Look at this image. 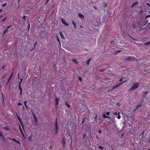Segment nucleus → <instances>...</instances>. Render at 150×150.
Returning <instances> with one entry per match:
<instances>
[{
    "instance_id": "nucleus-63",
    "label": "nucleus",
    "mask_w": 150,
    "mask_h": 150,
    "mask_svg": "<svg viewBox=\"0 0 150 150\" xmlns=\"http://www.w3.org/2000/svg\"><path fill=\"white\" fill-rule=\"evenodd\" d=\"M146 4L149 6H150L149 4L148 3H146Z\"/></svg>"
},
{
    "instance_id": "nucleus-2",
    "label": "nucleus",
    "mask_w": 150,
    "mask_h": 150,
    "mask_svg": "<svg viewBox=\"0 0 150 150\" xmlns=\"http://www.w3.org/2000/svg\"><path fill=\"white\" fill-rule=\"evenodd\" d=\"M98 117L97 115L95 116L94 121L96 124H100V121L101 120V118L100 117H99V118H98Z\"/></svg>"
},
{
    "instance_id": "nucleus-52",
    "label": "nucleus",
    "mask_w": 150,
    "mask_h": 150,
    "mask_svg": "<svg viewBox=\"0 0 150 150\" xmlns=\"http://www.w3.org/2000/svg\"><path fill=\"white\" fill-rule=\"evenodd\" d=\"M57 40L60 43V40L59 38L58 37H57Z\"/></svg>"
},
{
    "instance_id": "nucleus-26",
    "label": "nucleus",
    "mask_w": 150,
    "mask_h": 150,
    "mask_svg": "<svg viewBox=\"0 0 150 150\" xmlns=\"http://www.w3.org/2000/svg\"><path fill=\"white\" fill-rule=\"evenodd\" d=\"M21 134L23 137V138H25V136L23 132V131L22 130H21Z\"/></svg>"
},
{
    "instance_id": "nucleus-54",
    "label": "nucleus",
    "mask_w": 150,
    "mask_h": 150,
    "mask_svg": "<svg viewBox=\"0 0 150 150\" xmlns=\"http://www.w3.org/2000/svg\"><path fill=\"white\" fill-rule=\"evenodd\" d=\"M1 137L2 138V139L4 141L5 140V138H4V136H3V137Z\"/></svg>"
},
{
    "instance_id": "nucleus-58",
    "label": "nucleus",
    "mask_w": 150,
    "mask_h": 150,
    "mask_svg": "<svg viewBox=\"0 0 150 150\" xmlns=\"http://www.w3.org/2000/svg\"><path fill=\"white\" fill-rule=\"evenodd\" d=\"M149 17H150V15L147 16H146V18H147Z\"/></svg>"
},
{
    "instance_id": "nucleus-18",
    "label": "nucleus",
    "mask_w": 150,
    "mask_h": 150,
    "mask_svg": "<svg viewBox=\"0 0 150 150\" xmlns=\"http://www.w3.org/2000/svg\"><path fill=\"white\" fill-rule=\"evenodd\" d=\"M58 129L55 128L54 130V133L55 135H57L58 132Z\"/></svg>"
},
{
    "instance_id": "nucleus-29",
    "label": "nucleus",
    "mask_w": 150,
    "mask_h": 150,
    "mask_svg": "<svg viewBox=\"0 0 150 150\" xmlns=\"http://www.w3.org/2000/svg\"><path fill=\"white\" fill-rule=\"evenodd\" d=\"M121 116L120 115V112H119L118 114V117L117 118L118 119H119L121 118Z\"/></svg>"
},
{
    "instance_id": "nucleus-45",
    "label": "nucleus",
    "mask_w": 150,
    "mask_h": 150,
    "mask_svg": "<svg viewBox=\"0 0 150 150\" xmlns=\"http://www.w3.org/2000/svg\"><path fill=\"white\" fill-rule=\"evenodd\" d=\"M110 112H106V114L107 115H110Z\"/></svg>"
},
{
    "instance_id": "nucleus-53",
    "label": "nucleus",
    "mask_w": 150,
    "mask_h": 150,
    "mask_svg": "<svg viewBox=\"0 0 150 150\" xmlns=\"http://www.w3.org/2000/svg\"><path fill=\"white\" fill-rule=\"evenodd\" d=\"M11 26L10 25V26H8L7 28H6L8 30V29H9V28H11Z\"/></svg>"
},
{
    "instance_id": "nucleus-32",
    "label": "nucleus",
    "mask_w": 150,
    "mask_h": 150,
    "mask_svg": "<svg viewBox=\"0 0 150 150\" xmlns=\"http://www.w3.org/2000/svg\"><path fill=\"white\" fill-rule=\"evenodd\" d=\"M117 85L116 86H113L112 88V90H114L115 88H117Z\"/></svg>"
},
{
    "instance_id": "nucleus-4",
    "label": "nucleus",
    "mask_w": 150,
    "mask_h": 150,
    "mask_svg": "<svg viewBox=\"0 0 150 150\" xmlns=\"http://www.w3.org/2000/svg\"><path fill=\"white\" fill-rule=\"evenodd\" d=\"M8 139L14 142H15L16 143H17L19 144H21L20 142L18 141H17L16 139L14 138H8Z\"/></svg>"
},
{
    "instance_id": "nucleus-13",
    "label": "nucleus",
    "mask_w": 150,
    "mask_h": 150,
    "mask_svg": "<svg viewBox=\"0 0 150 150\" xmlns=\"http://www.w3.org/2000/svg\"><path fill=\"white\" fill-rule=\"evenodd\" d=\"M62 143L63 144V146L64 147L65 144V139L64 138V137H63L62 139Z\"/></svg>"
},
{
    "instance_id": "nucleus-36",
    "label": "nucleus",
    "mask_w": 150,
    "mask_h": 150,
    "mask_svg": "<svg viewBox=\"0 0 150 150\" xmlns=\"http://www.w3.org/2000/svg\"><path fill=\"white\" fill-rule=\"evenodd\" d=\"M98 148L99 149H104L103 147L101 146H98Z\"/></svg>"
},
{
    "instance_id": "nucleus-39",
    "label": "nucleus",
    "mask_w": 150,
    "mask_h": 150,
    "mask_svg": "<svg viewBox=\"0 0 150 150\" xmlns=\"http://www.w3.org/2000/svg\"><path fill=\"white\" fill-rule=\"evenodd\" d=\"M6 4H7L6 3H4L2 5V7H5L6 6Z\"/></svg>"
},
{
    "instance_id": "nucleus-46",
    "label": "nucleus",
    "mask_w": 150,
    "mask_h": 150,
    "mask_svg": "<svg viewBox=\"0 0 150 150\" xmlns=\"http://www.w3.org/2000/svg\"><path fill=\"white\" fill-rule=\"evenodd\" d=\"M0 137H3V135L2 134L1 132L0 131Z\"/></svg>"
},
{
    "instance_id": "nucleus-19",
    "label": "nucleus",
    "mask_w": 150,
    "mask_h": 150,
    "mask_svg": "<svg viewBox=\"0 0 150 150\" xmlns=\"http://www.w3.org/2000/svg\"><path fill=\"white\" fill-rule=\"evenodd\" d=\"M92 59H91L90 58H89L87 60V65H89V63L90 62V61Z\"/></svg>"
},
{
    "instance_id": "nucleus-27",
    "label": "nucleus",
    "mask_w": 150,
    "mask_h": 150,
    "mask_svg": "<svg viewBox=\"0 0 150 150\" xmlns=\"http://www.w3.org/2000/svg\"><path fill=\"white\" fill-rule=\"evenodd\" d=\"M33 115L34 117V120H35V121H36V122H37V118H36V117H35V114H33Z\"/></svg>"
},
{
    "instance_id": "nucleus-28",
    "label": "nucleus",
    "mask_w": 150,
    "mask_h": 150,
    "mask_svg": "<svg viewBox=\"0 0 150 150\" xmlns=\"http://www.w3.org/2000/svg\"><path fill=\"white\" fill-rule=\"evenodd\" d=\"M76 64H78V62L75 59H73L72 60Z\"/></svg>"
},
{
    "instance_id": "nucleus-43",
    "label": "nucleus",
    "mask_w": 150,
    "mask_h": 150,
    "mask_svg": "<svg viewBox=\"0 0 150 150\" xmlns=\"http://www.w3.org/2000/svg\"><path fill=\"white\" fill-rule=\"evenodd\" d=\"M121 52V50H117V51H116V52L117 54V53H119L120 52Z\"/></svg>"
},
{
    "instance_id": "nucleus-7",
    "label": "nucleus",
    "mask_w": 150,
    "mask_h": 150,
    "mask_svg": "<svg viewBox=\"0 0 150 150\" xmlns=\"http://www.w3.org/2000/svg\"><path fill=\"white\" fill-rule=\"evenodd\" d=\"M19 122H20L21 126H22V128H23V130L24 131V124L22 122V120L21 119L20 120H18Z\"/></svg>"
},
{
    "instance_id": "nucleus-64",
    "label": "nucleus",
    "mask_w": 150,
    "mask_h": 150,
    "mask_svg": "<svg viewBox=\"0 0 150 150\" xmlns=\"http://www.w3.org/2000/svg\"><path fill=\"white\" fill-rule=\"evenodd\" d=\"M3 10L2 9H0V12H1Z\"/></svg>"
},
{
    "instance_id": "nucleus-47",
    "label": "nucleus",
    "mask_w": 150,
    "mask_h": 150,
    "mask_svg": "<svg viewBox=\"0 0 150 150\" xmlns=\"http://www.w3.org/2000/svg\"><path fill=\"white\" fill-rule=\"evenodd\" d=\"M123 79H124V78H121V79H120L119 81H120V82H121V81H123Z\"/></svg>"
},
{
    "instance_id": "nucleus-21",
    "label": "nucleus",
    "mask_w": 150,
    "mask_h": 150,
    "mask_svg": "<svg viewBox=\"0 0 150 150\" xmlns=\"http://www.w3.org/2000/svg\"><path fill=\"white\" fill-rule=\"evenodd\" d=\"M103 117L104 118H109V119H110V117L106 116L105 115V113H104L103 114Z\"/></svg>"
},
{
    "instance_id": "nucleus-24",
    "label": "nucleus",
    "mask_w": 150,
    "mask_h": 150,
    "mask_svg": "<svg viewBox=\"0 0 150 150\" xmlns=\"http://www.w3.org/2000/svg\"><path fill=\"white\" fill-rule=\"evenodd\" d=\"M21 101H21V100H20L19 101L18 103V106L22 105V103H20V102Z\"/></svg>"
},
{
    "instance_id": "nucleus-34",
    "label": "nucleus",
    "mask_w": 150,
    "mask_h": 150,
    "mask_svg": "<svg viewBox=\"0 0 150 150\" xmlns=\"http://www.w3.org/2000/svg\"><path fill=\"white\" fill-rule=\"evenodd\" d=\"M8 31V30L6 28L4 31V34L6 33H7Z\"/></svg>"
},
{
    "instance_id": "nucleus-1",
    "label": "nucleus",
    "mask_w": 150,
    "mask_h": 150,
    "mask_svg": "<svg viewBox=\"0 0 150 150\" xmlns=\"http://www.w3.org/2000/svg\"><path fill=\"white\" fill-rule=\"evenodd\" d=\"M139 84V83L136 82L133 84L132 86L130 89H129V91H132L137 88Z\"/></svg>"
},
{
    "instance_id": "nucleus-22",
    "label": "nucleus",
    "mask_w": 150,
    "mask_h": 150,
    "mask_svg": "<svg viewBox=\"0 0 150 150\" xmlns=\"http://www.w3.org/2000/svg\"><path fill=\"white\" fill-rule=\"evenodd\" d=\"M27 101H25L24 103V104L26 109L28 108V107L27 105H26V103H27Z\"/></svg>"
},
{
    "instance_id": "nucleus-44",
    "label": "nucleus",
    "mask_w": 150,
    "mask_h": 150,
    "mask_svg": "<svg viewBox=\"0 0 150 150\" xmlns=\"http://www.w3.org/2000/svg\"><path fill=\"white\" fill-rule=\"evenodd\" d=\"M37 43V41H36L35 42L34 44V47H35V45H36V44Z\"/></svg>"
},
{
    "instance_id": "nucleus-20",
    "label": "nucleus",
    "mask_w": 150,
    "mask_h": 150,
    "mask_svg": "<svg viewBox=\"0 0 150 150\" xmlns=\"http://www.w3.org/2000/svg\"><path fill=\"white\" fill-rule=\"evenodd\" d=\"M65 105L68 107L70 108V105L68 104V102L67 101L65 102Z\"/></svg>"
},
{
    "instance_id": "nucleus-51",
    "label": "nucleus",
    "mask_w": 150,
    "mask_h": 150,
    "mask_svg": "<svg viewBox=\"0 0 150 150\" xmlns=\"http://www.w3.org/2000/svg\"><path fill=\"white\" fill-rule=\"evenodd\" d=\"M23 18L25 20V16L24 15L22 18Z\"/></svg>"
},
{
    "instance_id": "nucleus-30",
    "label": "nucleus",
    "mask_w": 150,
    "mask_h": 150,
    "mask_svg": "<svg viewBox=\"0 0 150 150\" xmlns=\"http://www.w3.org/2000/svg\"><path fill=\"white\" fill-rule=\"evenodd\" d=\"M150 44V42H146L144 43V45H147L149 44Z\"/></svg>"
},
{
    "instance_id": "nucleus-59",
    "label": "nucleus",
    "mask_w": 150,
    "mask_h": 150,
    "mask_svg": "<svg viewBox=\"0 0 150 150\" xmlns=\"http://www.w3.org/2000/svg\"><path fill=\"white\" fill-rule=\"evenodd\" d=\"M140 23H140V22H139V21L138 22H137V24L138 25H140Z\"/></svg>"
},
{
    "instance_id": "nucleus-16",
    "label": "nucleus",
    "mask_w": 150,
    "mask_h": 150,
    "mask_svg": "<svg viewBox=\"0 0 150 150\" xmlns=\"http://www.w3.org/2000/svg\"><path fill=\"white\" fill-rule=\"evenodd\" d=\"M18 89L20 91V92H22V88L21 87V85H20V83H18Z\"/></svg>"
},
{
    "instance_id": "nucleus-15",
    "label": "nucleus",
    "mask_w": 150,
    "mask_h": 150,
    "mask_svg": "<svg viewBox=\"0 0 150 150\" xmlns=\"http://www.w3.org/2000/svg\"><path fill=\"white\" fill-rule=\"evenodd\" d=\"M72 23L74 26V28H76V23L73 21H72Z\"/></svg>"
},
{
    "instance_id": "nucleus-60",
    "label": "nucleus",
    "mask_w": 150,
    "mask_h": 150,
    "mask_svg": "<svg viewBox=\"0 0 150 150\" xmlns=\"http://www.w3.org/2000/svg\"><path fill=\"white\" fill-rule=\"evenodd\" d=\"M117 112H115V113H113V114L115 115H117Z\"/></svg>"
},
{
    "instance_id": "nucleus-14",
    "label": "nucleus",
    "mask_w": 150,
    "mask_h": 150,
    "mask_svg": "<svg viewBox=\"0 0 150 150\" xmlns=\"http://www.w3.org/2000/svg\"><path fill=\"white\" fill-rule=\"evenodd\" d=\"M127 81L126 80L124 81L123 82H120L119 83L117 84L116 85L117 87H119L122 85V84L124 82H125Z\"/></svg>"
},
{
    "instance_id": "nucleus-48",
    "label": "nucleus",
    "mask_w": 150,
    "mask_h": 150,
    "mask_svg": "<svg viewBox=\"0 0 150 150\" xmlns=\"http://www.w3.org/2000/svg\"><path fill=\"white\" fill-rule=\"evenodd\" d=\"M79 79L80 81H81L82 80V78L81 77H79Z\"/></svg>"
},
{
    "instance_id": "nucleus-31",
    "label": "nucleus",
    "mask_w": 150,
    "mask_h": 150,
    "mask_svg": "<svg viewBox=\"0 0 150 150\" xmlns=\"http://www.w3.org/2000/svg\"><path fill=\"white\" fill-rule=\"evenodd\" d=\"M16 114L18 120H20L21 119V118L19 117L17 113H16Z\"/></svg>"
},
{
    "instance_id": "nucleus-55",
    "label": "nucleus",
    "mask_w": 150,
    "mask_h": 150,
    "mask_svg": "<svg viewBox=\"0 0 150 150\" xmlns=\"http://www.w3.org/2000/svg\"><path fill=\"white\" fill-rule=\"evenodd\" d=\"M93 7L96 10H97V7H96V6H93Z\"/></svg>"
},
{
    "instance_id": "nucleus-37",
    "label": "nucleus",
    "mask_w": 150,
    "mask_h": 150,
    "mask_svg": "<svg viewBox=\"0 0 150 150\" xmlns=\"http://www.w3.org/2000/svg\"><path fill=\"white\" fill-rule=\"evenodd\" d=\"M137 4V2H135L134 4H132V6H132V7H133L136 4Z\"/></svg>"
},
{
    "instance_id": "nucleus-61",
    "label": "nucleus",
    "mask_w": 150,
    "mask_h": 150,
    "mask_svg": "<svg viewBox=\"0 0 150 150\" xmlns=\"http://www.w3.org/2000/svg\"><path fill=\"white\" fill-rule=\"evenodd\" d=\"M50 0H47V1L45 4H46Z\"/></svg>"
},
{
    "instance_id": "nucleus-23",
    "label": "nucleus",
    "mask_w": 150,
    "mask_h": 150,
    "mask_svg": "<svg viewBox=\"0 0 150 150\" xmlns=\"http://www.w3.org/2000/svg\"><path fill=\"white\" fill-rule=\"evenodd\" d=\"M13 73H11V75H10V76L9 78L8 79V81H9L11 79L12 77L13 76Z\"/></svg>"
},
{
    "instance_id": "nucleus-8",
    "label": "nucleus",
    "mask_w": 150,
    "mask_h": 150,
    "mask_svg": "<svg viewBox=\"0 0 150 150\" xmlns=\"http://www.w3.org/2000/svg\"><path fill=\"white\" fill-rule=\"evenodd\" d=\"M78 16L80 18H81V19L82 20H83L84 19V16L82 14H81V13H79Z\"/></svg>"
},
{
    "instance_id": "nucleus-42",
    "label": "nucleus",
    "mask_w": 150,
    "mask_h": 150,
    "mask_svg": "<svg viewBox=\"0 0 150 150\" xmlns=\"http://www.w3.org/2000/svg\"><path fill=\"white\" fill-rule=\"evenodd\" d=\"M105 69H100V72H103V71H105Z\"/></svg>"
},
{
    "instance_id": "nucleus-49",
    "label": "nucleus",
    "mask_w": 150,
    "mask_h": 150,
    "mask_svg": "<svg viewBox=\"0 0 150 150\" xmlns=\"http://www.w3.org/2000/svg\"><path fill=\"white\" fill-rule=\"evenodd\" d=\"M23 79H20L21 80V81L20 82H19V83H20V85H21V82L22 81V80H23Z\"/></svg>"
},
{
    "instance_id": "nucleus-9",
    "label": "nucleus",
    "mask_w": 150,
    "mask_h": 150,
    "mask_svg": "<svg viewBox=\"0 0 150 150\" xmlns=\"http://www.w3.org/2000/svg\"><path fill=\"white\" fill-rule=\"evenodd\" d=\"M59 34H60V36L62 39H65V37H64L61 31H60L59 32Z\"/></svg>"
},
{
    "instance_id": "nucleus-5",
    "label": "nucleus",
    "mask_w": 150,
    "mask_h": 150,
    "mask_svg": "<svg viewBox=\"0 0 150 150\" xmlns=\"http://www.w3.org/2000/svg\"><path fill=\"white\" fill-rule=\"evenodd\" d=\"M61 21L62 24L66 25L67 26H69V24L65 22V21L63 19H62Z\"/></svg>"
},
{
    "instance_id": "nucleus-17",
    "label": "nucleus",
    "mask_w": 150,
    "mask_h": 150,
    "mask_svg": "<svg viewBox=\"0 0 150 150\" xmlns=\"http://www.w3.org/2000/svg\"><path fill=\"white\" fill-rule=\"evenodd\" d=\"M3 128L6 130L8 131L10 130V129L7 126H5L3 127Z\"/></svg>"
},
{
    "instance_id": "nucleus-40",
    "label": "nucleus",
    "mask_w": 150,
    "mask_h": 150,
    "mask_svg": "<svg viewBox=\"0 0 150 150\" xmlns=\"http://www.w3.org/2000/svg\"><path fill=\"white\" fill-rule=\"evenodd\" d=\"M6 17L5 18H4L3 19H2L1 20V21L3 22V21H5L6 20Z\"/></svg>"
},
{
    "instance_id": "nucleus-3",
    "label": "nucleus",
    "mask_w": 150,
    "mask_h": 150,
    "mask_svg": "<svg viewBox=\"0 0 150 150\" xmlns=\"http://www.w3.org/2000/svg\"><path fill=\"white\" fill-rule=\"evenodd\" d=\"M135 58L134 57L129 56L125 58V59L126 60L133 61L135 60Z\"/></svg>"
},
{
    "instance_id": "nucleus-6",
    "label": "nucleus",
    "mask_w": 150,
    "mask_h": 150,
    "mask_svg": "<svg viewBox=\"0 0 150 150\" xmlns=\"http://www.w3.org/2000/svg\"><path fill=\"white\" fill-rule=\"evenodd\" d=\"M59 100L58 98H55V105L56 106L58 105H59Z\"/></svg>"
},
{
    "instance_id": "nucleus-25",
    "label": "nucleus",
    "mask_w": 150,
    "mask_h": 150,
    "mask_svg": "<svg viewBox=\"0 0 150 150\" xmlns=\"http://www.w3.org/2000/svg\"><path fill=\"white\" fill-rule=\"evenodd\" d=\"M142 106V104H138L137 106V108H138L139 107H141Z\"/></svg>"
},
{
    "instance_id": "nucleus-10",
    "label": "nucleus",
    "mask_w": 150,
    "mask_h": 150,
    "mask_svg": "<svg viewBox=\"0 0 150 150\" xmlns=\"http://www.w3.org/2000/svg\"><path fill=\"white\" fill-rule=\"evenodd\" d=\"M148 93V92L147 91H146L144 92L143 93L142 97H144Z\"/></svg>"
},
{
    "instance_id": "nucleus-57",
    "label": "nucleus",
    "mask_w": 150,
    "mask_h": 150,
    "mask_svg": "<svg viewBox=\"0 0 150 150\" xmlns=\"http://www.w3.org/2000/svg\"><path fill=\"white\" fill-rule=\"evenodd\" d=\"M102 131L101 130H99L98 131V133H99V134H100L101 133Z\"/></svg>"
},
{
    "instance_id": "nucleus-33",
    "label": "nucleus",
    "mask_w": 150,
    "mask_h": 150,
    "mask_svg": "<svg viewBox=\"0 0 150 150\" xmlns=\"http://www.w3.org/2000/svg\"><path fill=\"white\" fill-rule=\"evenodd\" d=\"M107 4L106 3H103V6L105 7H106L107 6Z\"/></svg>"
},
{
    "instance_id": "nucleus-11",
    "label": "nucleus",
    "mask_w": 150,
    "mask_h": 150,
    "mask_svg": "<svg viewBox=\"0 0 150 150\" xmlns=\"http://www.w3.org/2000/svg\"><path fill=\"white\" fill-rule=\"evenodd\" d=\"M55 128L58 129V122L57 118L56 119V122L55 124Z\"/></svg>"
},
{
    "instance_id": "nucleus-35",
    "label": "nucleus",
    "mask_w": 150,
    "mask_h": 150,
    "mask_svg": "<svg viewBox=\"0 0 150 150\" xmlns=\"http://www.w3.org/2000/svg\"><path fill=\"white\" fill-rule=\"evenodd\" d=\"M86 136V134H84L83 135V138L84 139Z\"/></svg>"
},
{
    "instance_id": "nucleus-12",
    "label": "nucleus",
    "mask_w": 150,
    "mask_h": 150,
    "mask_svg": "<svg viewBox=\"0 0 150 150\" xmlns=\"http://www.w3.org/2000/svg\"><path fill=\"white\" fill-rule=\"evenodd\" d=\"M33 137V135H32V134H31L30 137H29L28 138V140H29V141L30 142H31L32 139H32V137Z\"/></svg>"
},
{
    "instance_id": "nucleus-50",
    "label": "nucleus",
    "mask_w": 150,
    "mask_h": 150,
    "mask_svg": "<svg viewBox=\"0 0 150 150\" xmlns=\"http://www.w3.org/2000/svg\"><path fill=\"white\" fill-rule=\"evenodd\" d=\"M132 27L134 29L135 28V26H134V23H133L132 24Z\"/></svg>"
},
{
    "instance_id": "nucleus-41",
    "label": "nucleus",
    "mask_w": 150,
    "mask_h": 150,
    "mask_svg": "<svg viewBox=\"0 0 150 150\" xmlns=\"http://www.w3.org/2000/svg\"><path fill=\"white\" fill-rule=\"evenodd\" d=\"M18 125H19V129L20 131L21 132V130H22V129H21V126L18 123Z\"/></svg>"
},
{
    "instance_id": "nucleus-56",
    "label": "nucleus",
    "mask_w": 150,
    "mask_h": 150,
    "mask_svg": "<svg viewBox=\"0 0 150 150\" xmlns=\"http://www.w3.org/2000/svg\"><path fill=\"white\" fill-rule=\"evenodd\" d=\"M25 108L23 106V108H22V110H25Z\"/></svg>"
},
{
    "instance_id": "nucleus-38",
    "label": "nucleus",
    "mask_w": 150,
    "mask_h": 150,
    "mask_svg": "<svg viewBox=\"0 0 150 150\" xmlns=\"http://www.w3.org/2000/svg\"><path fill=\"white\" fill-rule=\"evenodd\" d=\"M2 98L3 99V103H4H4H5V102H4V97H3V94H2Z\"/></svg>"
},
{
    "instance_id": "nucleus-62",
    "label": "nucleus",
    "mask_w": 150,
    "mask_h": 150,
    "mask_svg": "<svg viewBox=\"0 0 150 150\" xmlns=\"http://www.w3.org/2000/svg\"><path fill=\"white\" fill-rule=\"evenodd\" d=\"M4 66H5V65H4L3 66V67H2V70H4Z\"/></svg>"
}]
</instances>
